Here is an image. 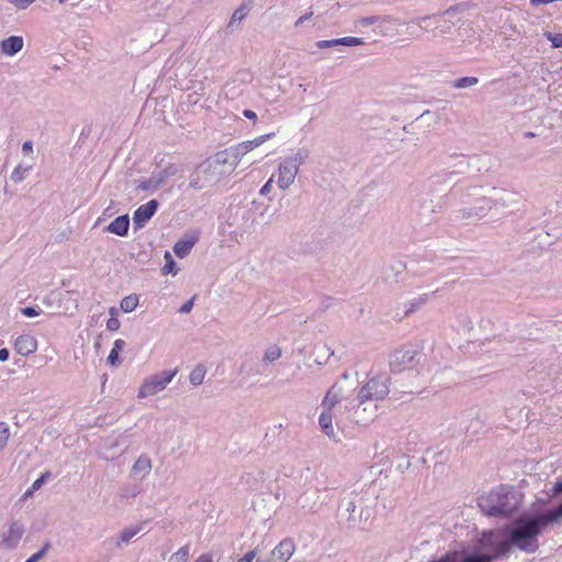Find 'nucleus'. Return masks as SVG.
Segmentation results:
<instances>
[{"mask_svg": "<svg viewBox=\"0 0 562 562\" xmlns=\"http://www.w3.org/2000/svg\"><path fill=\"white\" fill-rule=\"evenodd\" d=\"M272 136H273V133H270V134H266V135H261L259 137H256V138H254L251 140L243 142L240 144L243 145V147H245V150H247V153H249L254 148L262 145L267 139L271 138Z\"/></svg>", "mask_w": 562, "mask_h": 562, "instance_id": "obj_34", "label": "nucleus"}, {"mask_svg": "<svg viewBox=\"0 0 562 562\" xmlns=\"http://www.w3.org/2000/svg\"><path fill=\"white\" fill-rule=\"evenodd\" d=\"M483 555L492 558V561L505 557L509 552L508 540L501 530L484 532L480 539Z\"/></svg>", "mask_w": 562, "mask_h": 562, "instance_id": "obj_7", "label": "nucleus"}, {"mask_svg": "<svg viewBox=\"0 0 562 562\" xmlns=\"http://www.w3.org/2000/svg\"><path fill=\"white\" fill-rule=\"evenodd\" d=\"M477 505L483 514L487 516H510L519 505L516 493L508 487L501 486L497 490L482 495Z\"/></svg>", "mask_w": 562, "mask_h": 562, "instance_id": "obj_2", "label": "nucleus"}, {"mask_svg": "<svg viewBox=\"0 0 562 562\" xmlns=\"http://www.w3.org/2000/svg\"><path fill=\"white\" fill-rule=\"evenodd\" d=\"M333 418H334L333 411H327V409L322 408V412H321L319 418H318L319 427L322 428L323 432L326 436H328L329 438L335 437Z\"/></svg>", "mask_w": 562, "mask_h": 562, "instance_id": "obj_26", "label": "nucleus"}, {"mask_svg": "<svg viewBox=\"0 0 562 562\" xmlns=\"http://www.w3.org/2000/svg\"><path fill=\"white\" fill-rule=\"evenodd\" d=\"M165 261L166 262L161 269L162 273L164 274H169V273L176 274L177 273L176 262L169 251L165 252Z\"/></svg>", "mask_w": 562, "mask_h": 562, "instance_id": "obj_39", "label": "nucleus"}, {"mask_svg": "<svg viewBox=\"0 0 562 562\" xmlns=\"http://www.w3.org/2000/svg\"><path fill=\"white\" fill-rule=\"evenodd\" d=\"M161 171L165 173V177L170 178V177L176 176L179 172V169L175 165H168Z\"/></svg>", "mask_w": 562, "mask_h": 562, "instance_id": "obj_51", "label": "nucleus"}, {"mask_svg": "<svg viewBox=\"0 0 562 562\" xmlns=\"http://www.w3.org/2000/svg\"><path fill=\"white\" fill-rule=\"evenodd\" d=\"M159 203L157 200H150L146 204L140 205L136 209L133 214V225L135 229H139L154 216Z\"/></svg>", "mask_w": 562, "mask_h": 562, "instance_id": "obj_14", "label": "nucleus"}, {"mask_svg": "<svg viewBox=\"0 0 562 562\" xmlns=\"http://www.w3.org/2000/svg\"><path fill=\"white\" fill-rule=\"evenodd\" d=\"M194 239L178 240L173 246V251L178 257L184 258L194 246Z\"/></svg>", "mask_w": 562, "mask_h": 562, "instance_id": "obj_31", "label": "nucleus"}, {"mask_svg": "<svg viewBox=\"0 0 562 562\" xmlns=\"http://www.w3.org/2000/svg\"><path fill=\"white\" fill-rule=\"evenodd\" d=\"M21 312L23 315H25L27 317L35 316V307H33V306L23 307V308H21Z\"/></svg>", "mask_w": 562, "mask_h": 562, "instance_id": "obj_59", "label": "nucleus"}, {"mask_svg": "<svg viewBox=\"0 0 562 562\" xmlns=\"http://www.w3.org/2000/svg\"><path fill=\"white\" fill-rule=\"evenodd\" d=\"M10 438V428L7 424L0 423V452L5 448Z\"/></svg>", "mask_w": 562, "mask_h": 562, "instance_id": "obj_41", "label": "nucleus"}, {"mask_svg": "<svg viewBox=\"0 0 562 562\" xmlns=\"http://www.w3.org/2000/svg\"><path fill=\"white\" fill-rule=\"evenodd\" d=\"M428 295L423 294L418 295L416 297H413L405 304V315H409L417 310H419L426 302H427Z\"/></svg>", "mask_w": 562, "mask_h": 562, "instance_id": "obj_32", "label": "nucleus"}, {"mask_svg": "<svg viewBox=\"0 0 562 562\" xmlns=\"http://www.w3.org/2000/svg\"><path fill=\"white\" fill-rule=\"evenodd\" d=\"M227 150L232 155V157L235 159L237 165L239 164L241 157H244L247 154V150H245V147H243V145L240 143L227 148Z\"/></svg>", "mask_w": 562, "mask_h": 562, "instance_id": "obj_40", "label": "nucleus"}, {"mask_svg": "<svg viewBox=\"0 0 562 562\" xmlns=\"http://www.w3.org/2000/svg\"><path fill=\"white\" fill-rule=\"evenodd\" d=\"M337 45H340V42H339V38H335V40H323V41H318L316 43V46L318 48H329V47H334V46H337Z\"/></svg>", "mask_w": 562, "mask_h": 562, "instance_id": "obj_49", "label": "nucleus"}, {"mask_svg": "<svg viewBox=\"0 0 562 562\" xmlns=\"http://www.w3.org/2000/svg\"><path fill=\"white\" fill-rule=\"evenodd\" d=\"M328 357H329V353H324L322 356H318L315 358V362L317 364L322 366L323 363H325L327 361Z\"/></svg>", "mask_w": 562, "mask_h": 562, "instance_id": "obj_63", "label": "nucleus"}, {"mask_svg": "<svg viewBox=\"0 0 562 562\" xmlns=\"http://www.w3.org/2000/svg\"><path fill=\"white\" fill-rule=\"evenodd\" d=\"M492 212L491 202L487 193L479 196L473 204L464 206L458 211V216L464 221H479Z\"/></svg>", "mask_w": 562, "mask_h": 562, "instance_id": "obj_11", "label": "nucleus"}, {"mask_svg": "<svg viewBox=\"0 0 562 562\" xmlns=\"http://www.w3.org/2000/svg\"><path fill=\"white\" fill-rule=\"evenodd\" d=\"M297 503L302 509L316 513L325 504L324 491L317 487L307 488L297 498Z\"/></svg>", "mask_w": 562, "mask_h": 562, "instance_id": "obj_12", "label": "nucleus"}, {"mask_svg": "<svg viewBox=\"0 0 562 562\" xmlns=\"http://www.w3.org/2000/svg\"><path fill=\"white\" fill-rule=\"evenodd\" d=\"M151 468V460L147 456L142 454L133 464L132 473L139 479H144L149 474Z\"/></svg>", "mask_w": 562, "mask_h": 562, "instance_id": "obj_25", "label": "nucleus"}, {"mask_svg": "<svg viewBox=\"0 0 562 562\" xmlns=\"http://www.w3.org/2000/svg\"><path fill=\"white\" fill-rule=\"evenodd\" d=\"M339 42H340V45H345V46H358V45L364 44L363 38L355 37V36L341 37V38H339Z\"/></svg>", "mask_w": 562, "mask_h": 562, "instance_id": "obj_45", "label": "nucleus"}, {"mask_svg": "<svg viewBox=\"0 0 562 562\" xmlns=\"http://www.w3.org/2000/svg\"><path fill=\"white\" fill-rule=\"evenodd\" d=\"M272 183H273V177H271L265 184L263 187L260 189V194L262 195H267L271 188H272Z\"/></svg>", "mask_w": 562, "mask_h": 562, "instance_id": "obj_55", "label": "nucleus"}, {"mask_svg": "<svg viewBox=\"0 0 562 562\" xmlns=\"http://www.w3.org/2000/svg\"><path fill=\"white\" fill-rule=\"evenodd\" d=\"M61 293L58 291H52L46 297L43 299L45 312L53 314L59 307Z\"/></svg>", "mask_w": 562, "mask_h": 562, "instance_id": "obj_28", "label": "nucleus"}, {"mask_svg": "<svg viewBox=\"0 0 562 562\" xmlns=\"http://www.w3.org/2000/svg\"><path fill=\"white\" fill-rule=\"evenodd\" d=\"M193 302H194V297L188 300L186 303H183L181 305V307L179 308V313L181 314H188L191 312L192 307H193Z\"/></svg>", "mask_w": 562, "mask_h": 562, "instance_id": "obj_52", "label": "nucleus"}, {"mask_svg": "<svg viewBox=\"0 0 562 562\" xmlns=\"http://www.w3.org/2000/svg\"><path fill=\"white\" fill-rule=\"evenodd\" d=\"M130 228V216L127 214L121 215L112 221L105 228L106 232L116 236H126Z\"/></svg>", "mask_w": 562, "mask_h": 562, "instance_id": "obj_20", "label": "nucleus"}, {"mask_svg": "<svg viewBox=\"0 0 562 562\" xmlns=\"http://www.w3.org/2000/svg\"><path fill=\"white\" fill-rule=\"evenodd\" d=\"M138 305V296L135 294L127 295L121 301V310L125 313L133 312Z\"/></svg>", "mask_w": 562, "mask_h": 562, "instance_id": "obj_35", "label": "nucleus"}, {"mask_svg": "<svg viewBox=\"0 0 562 562\" xmlns=\"http://www.w3.org/2000/svg\"><path fill=\"white\" fill-rule=\"evenodd\" d=\"M420 29L436 33L435 24H434V16H419L414 21Z\"/></svg>", "mask_w": 562, "mask_h": 562, "instance_id": "obj_38", "label": "nucleus"}, {"mask_svg": "<svg viewBox=\"0 0 562 562\" xmlns=\"http://www.w3.org/2000/svg\"><path fill=\"white\" fill-rule=\"evenodd\" d=\"M544 527L537 515L521 517L509 531L508 547H516L521 551L533 553L539 548L538 537Z\"/></svg>", "mask_w": 562, "mask_h": 562, "instance_id": "obj_1", "label": "nucleus"}, {"mask_svg": "<svg viewBox=\"0 0 562 562\" xmlns=\"http://www.w3.org/2000/svg\"><path fill=\"white\" fill-rule=\"evenodd\" d=\"M382 18L378 15H371V16H363L357 20L356 24L362 27H367L369 25H372L376 22H379Z\"/></svg>", "mask_w": 562, "mask_h": 562, "instance_id": "obj_47", "label": "nucleus"}, {"mask_svg": "<svg viewBox=\"0 0 562 562\" xmlns=\"http://www.w3.org/2000/svg\"><path fill=\"white\" fill-rule=\"evenodd\" d=\"M248 12H249V7L246 3L240 4L233 12L227 27L233 30L236 24L240 23L247 16Z\"/></svg>", "mask_w": 562, "mask_h": 562, "instance_id": "obj_30", "label": "nucleus"}, {"mask_svg": "<svg viewBox=\"0 0 562 562\" xmlns=\"http://www.w3.org/2000/svg\"><path fill=\"white\" fill-rule=\"evenodd\" d=\"M34 490H35V482H33L32 485L24 492V494L20 498V502H24V501L29 499L30 497H32Z\"/></svg>", "mask_w": 562, "mask_h": 562, "instance_id": "obj_56", "label": "nucleus"}, {"mask_svg": "<svg viewBox=\"0 0 562 562\" xmlns=\"http://www.w3.org/2000/svg\"><path fill=\"white\" fill-rule=\"evenodd\" d=\"M110 314H111V317L106 322V328L110 331H115V330H117L120 328V321L115 316L116 315V311H115L114 307L110 308Z\"/></svg>", "mask_w": 562, "mask_h": 562, "instance_id": "obj_44", "label": "nucleus"}, {"mask_svg": "<svg viewBox=\"0 0 562 562\" xmlns=\"http://www.w3.org/2000/svg\"><path fill=\"white\" fill-rule=\"evenodd\" d=\"M142 531L143 525H137L123 529L115 540V547L117 549H123L135 536H137Z\"/></svg>", "mask_w": 562, "mask_h": 562, "instance_id": "obj_24", "label": "nucleus"}, {"mask_svg": "<svg viewBox=\"0 0 562 562\" xmlns=\"http://www.w3.org/2000/svg\"><path fill=\"white\" fill-rule=\"evenodd\" d=\"M32 170V166H22V165H19L18 167L14 168L12 175H11V180L14 181L15 183H19L21 181H23L26 177V175Z\"/></svg>", "mask_w": 562, "mask_h": 562, "instance_id": "obj_37", "label": "nucleus"}, {"mask_svg": "<svg viewBox=\"0 0 562 562\" xmlns=\"http://www.w3.org/2000/svg\"><path fill=\"white\" fill-rule=\"evenodd\" d=\"M381 408L378 403L357 393L356 404L350 409L351 418L357 425L368 426L378 418Z\"/></svg>", "mask_w": 562, "mask_h": 562, "instance_id": "obj_8", "label": "nucleus"}, {"mask_svg": "<svg viewBox=\"0 0 562 562\" xmlns=\"http://www.w3.org/2000/svg\"><path fill=\"white\" fill-rule=\"evenodd\" d=\"M391 392V376L379 373L370 378L358 391V394L382 406Z\"/></svg>", "mask_w": 562, "mask_h": 562, "instance_id": "obj_4", "label": "nucleus"}, {"mask_svg": "<svg viewBox=\"0 0 562 562\" xmlns=\"http://www.w3.org/2000/svg\"><path fill=\"white\" fill-rule=\"evenodd\" d=\"M313 11H310L307 12L306 14L300 16L295 22H294V26L295 27H299L301 26L304 22L308 21L312 16H313Z\"/></svg>", "mask_w": 562, "mask_h": 562, "instance_id": "obj_54", "label": "nucleus"}, {"mask_svg": "<svg viewBox=\"0 0 562 562\" xmlns=\"http://www.w3.org/2000/svg\"><path fill=\"white\" fill-rule=\"evenodd\" d=\"M225 176V170L221 169L211 158L199 165L196 170L191 173L189 186L201 190L218 183Z\"/></svg>", "mask_w": 562, "mask_h": 562, "instance_id": "obj_3", "label": "nucleus"}, {"mask_svg": "<svg viewBox=\"0 0 562 562\" xmlns=\"http://www.w3.org/2000/svg\"><path fill=\"white\" fill-rule=\"evenodd\" d=\"M22 150L27 155L31 154L33 151V143L31 140H26L22 146Z\"/></svg>", "mask_w": 562, "mask_h": 562, "instance_id": "obj_61", "label": "nucleus"}, {"mask_svg": "<svg viewBox=\"0 0 562 562\" xmlns=\"http://www.w3.org/2000/svg\"><path fill=\"white\" fill-rule=\"evenodd\" d=\"M178 370H165L160 373L154 374L147 378L138 390L137 397L146 398L149 396H154L161 391H164L167 385L172 381Z\"/></svg>", "mask_w": 562, "mask_h": 562, "instance_id": "obj_10", "label": "nucleus"}, {"mask_svg": "<svg viewBox=\"0 0 562 562\" xmlns=\"http://www.w3.org/2000/svg\"><path fill=\"white\" fill-rule=\"evenodd\" d=\"M243 114L245 117H247L249 120H254V121L257 120V114L252 110H244Z\"/></svg>", "mask_w": 562, "mask_h": 562, "instance_id": "obj_62", "label": "nucleus"}, {"mask_svg": "<svg viewBox=\"0 0 562 562\" xmlns=\"http://www.w3.org/2000/svg\"><path fill=\"white\" fill-rule=\"evenodd\" d=\"M546 36L552 43L553 47H555V48L562 47V33L552 34L550 32H547Z\"/></svg>", "mask_w": 562, "mask_h": 562, "instance_id": "obj_48", "label": "nucleus"}, {"mask_svg": "<svg viewBox=\"0 0 562 562\" xmlns=\"http://www.w3.org/2000/svg\"><path fill=\"white\" fill-rule=\"evenodd\" d=\"M23 44L21 36H10L0 43V49L7 56H14L23 48Z\"/></svg>", "mask_w": 562, "mask_h": 562, "instance_id": "obj_22", "label": "nucleus"}, {"mask_svg": "<svg viewBox=\"0 0 562 562\" xmlns=\"http://www.w3.org/2000/svg\"><path fill=\"white\" fill-rule=\"evenodd\" d=\"M424 359L420 350L415 348H402L394 351L390 357V369L392 372L411 371Z\"/></svg>", "mask_w": 562, "mask_h": 562, "instance_id": "obj_9", "label": "nucleus"}, {"mask_svg": "<svg viewBox=\"0 0 562 562\" xmlns=\"http://www.w3.org/2000/svg\"><path fill=\"white\" fill-rule=\"evenodd\" d=\"M155 182H157V188H159L168 178L165 177V173L160 170L157 173L151 176Z\"/></svg>", "mask_w": 562, "mask_h": 562, "instance_id": "obj_53", "label": "nucleus"}, {"mask_svg": "<svg viewBox=\"0 0 562 562\" xmlns=\"http://www.w3.org/2000/svg\"><path fill=\"white\" fill-rule=\"evenodd\" d=\"M441 211V204L432 199L424 200L416 210L418 221L425 225H430L436 221L437 214Z\"/></svg>", "mask_w": 562, "mask_h": 562, "instance_id": "obj_13", "label": "nucleus"}, {"mask_svg": "<svg viewBox=\"0 0 562 562\" xmlns=\"http://www.w3.org/2000/svg\"><path fill=\"white\" fill-rule=\"evenodd\" d=\"M276 214V209L271 205H266L263 210L259 213L258 217L265 224L270 223Z\"/></svg>", "mask_w": 562, "mask_h": 562, "instance_id": "obj_42", "label": "nucleus"}, {"mask_svg": "<svg viewBox=\"0 0 562 562\" xmlns=\"http://www.w3.org/2000/svg\"><path fill=\"white\" fill-rule=\"evenodd\" d=\"M23 535V528L18 522L10 526L9 530L3 536V542L9 548H13L18 544Z\"/></svg>", "mask_w": 562, "mask_h": 562, "instance_id": "obj_27", "label": "nucleus"}, {"mask_svg": "<svg viewBox=\"0 0 562 562\" xmlns=\"http://www.w3.org/2000/svg\"><path fill=\"white\" fill-rule=\"evenodd\" d=\"M106 362L110 366L117 367L121 364V360L119 358V352L114 349H112L106 358Z\"/></svg>", "mask_w": 562, "mask_h": 562, "instance_id": "obj_50", "label": "nucleus"}, {"mask_svg": "<svg viewBox=\"0 0 562 562\" xmlns=\"http://www.w3.org/2000/svg\"><path fill=\"white\" fill-rule=\"evenodd\" d=\"M551 495L552 496H557V495H560L562 493V480L561 481H558L557 483H554L552 490H551Z\"/></svg>", "mask_w": 562, "mask_h": 562, "instance_id": "obj_58", "label": "nucleus"}, {"mask_svg": "<svg viewBox=\"0 0 562 562\" xmlns=\"http://www.w3.org/2000/svg\"><path fill=\"white\" fill-rule=\"evenodd\" d=\"M306 158L307 153L297 151L295 155L286 157L280 162L277 184L281 190L284 191L294 183V180L299 173L300 166L305 161Z\"/></svg>", "mask_w": 562, "mask_h": 562, "instance_id": "obj_6", "label": "nucleus"}, {"mask_svg": "<svg viewBox=\"0 0 562 562\" xmlns=\"http://www.w3.org/2000/svg\"><path fill=\"white\" fill-rule=\"evenodd\" d=\"M10 352L7 348L0 349V361H7L9 359Z\"/></svg>", "mask_w": 562, "mask_h": 562, "instance_id": "obj_64", "label": "nucleus"}, {"mask_svg": "<svg viewBox=\"0 0 562 562\" xmlns=\"http://www.w3.org/2000/svg\"><path fill=\"white\" fill-rule=\"evenodd\" d=\"M344 397V390L339 383H334L326 392L321 408L333 411L334 407L341 402Z\"/></svg>", "mask_w": 562, "mask_h": 562, "instance_id": "obj_15", "label": "nucleus"}, {"mask_svg": "<svg viewBox=\"0 0 562 562\" xmlns=\"http://www.w3.org/2000/svg\"><path fill=\"white\" fill-rule=\"evenodd\" d=\"M14 350L21 356H30L35 351V338L31 335H20L14 341Z\"/></svg>", "mask_w": 562, "mask_h": 562, "instance_id": "obj_19", "label": "nucleus"}, {"mask_svg": "<svg viewBox=\"0 0 562 562\" xmlns=\"http://www.w3.org/2000/svg\"><path fill=\"white\" fill-rule=\"evenodd\" d=\"M488 195L492 211L501 212L502 214L512 213L520 204V195L518 192L504 189L491 188L486 190Z\"/></svg>", "mask_w": 562, "mask_h": 562, "instance_id": "obj_5", "label": "nucleus"}, {"mask_svg": "<svg viewBox=\"0 0 562 562\" xmlns=\"http://www.w3.org/2000/svg\"><path fill=\"white\" fill-rule=\"evenodd\" d=\"M441 562H492L483 554L451 552L439 559Z\"/></svg>", "mask_w": 562, "mask_h": 562, "instance_id": "obj_17", "label": "nucleus"}, {"mask_svg": "<svg viewBox=\"0 0 562 562\" xmlns=\"http://www.w3.org/2000/svg\"><path fill=\"white\" fill-rule=\"evenodd\" d=\"M137 189L140 191L155 190V189H157V182H155L154 179L150 177V178L142 180L138 183Z\"/></svg>", "mask_w": 562, "mask_h": 562, "instance_id": "obj_46", "label": "nucleus"}, {"mask_svg": "<svg viewBox=\"0 0 562 562\" xmlns=\"http://www.w3.org/2000/svg\"><path fill=\"white\" fill-rule=\"evenodd\" d=\"M294 544L290 540L281 541L272 551V559L277 562H286L294 553Z\"/></svg>", "mask_w": 562, "mask_h": 562, "instance_id": "obj_21", "label": "nucleus"}, {"mask_svg": "<svg viewBox=\"0 0 562 562\" xmlns=\"http://www.w3.org/2000/svg\"><path fill=\"white\" fill-rule=\"evenodd\" d=\"M479 82L476 77H462L452 81V87L456 89H465L475 86Z\"/></svg>", "mask_w": 562, "mask_h": 562, "instance_id": "obj_36", "label": "nucleus"}, {"mask_svg": "<svg viewBox=\"0 0 562 562\" xmlns=\"http://www.w3.org/2000/svg\"><path fill=\"white\" fill-rule=\"evenodd\" d=\"M125 347V341L122 340V339H116L114 341V345H113V348L114 350H116L117 352L122 351L123 348Z\"/></svg>", "mask_w": 562, "mask_h": 562, "instance_id": "obj_60", "label": "nucleus"}, {"mask_svg": "<svg viewBox=\"0 0 562 562\" xmlns=\"http://www.w3.org/2000/svg\"><path fill=\"white\" fill-rule=\"evenodd\" d=\"M543 527L562 524V503L542 514L537 515Z\"/></svg>", "mask_w": 562, "mask_h": 562, "instance_id": "obj_23", "label": "nucleus"}, {"mask_svg": "<svg viewBox=\"0 0 562 562\" xmlns=\"http://www.w3.org/2000/svg\"><path fill=\"white\" fill-rule=\"evenodd\" d=\"M256 557V551L251 550L247 552L238 562H252Z\"/></svg>", "mask_w": 562, "mask_h": 562, "instance_id": "obj_57", "label": "nucleus"}, {"mask_svg": "<svg viewBox=\"0 0 562 562\" xmlns=\"http://www.w3.org/2000/svg\"><path fill=\"white\" fill-rule=\"evenodd\" d=\"M211 159L225 170V176L231 175L238 166L227 149L217 151Z\"/></svg>", "mask_w": 562, "mask_h": 562, "instance_id": "obj_18", "label": "nucleus"}, {"mask_svg": "<svg viewBox=\"0 0 562 562\" xmlns=\"http://www.w3.org/2000/svg\"><path fill=\"white\" fill-rule=\"evenodd\" d=\"M205 372V368L202 364L195 366L189 375L190 383L194 386L201 385L203 383Z\"/></svg>", "mask_w": 562, "mask_h": 562, "instance_id": "obj_33", "label": "nucleus"}, {"mask_svg": "<svg viewBox=\"0 0 562 562\" xmlns=\"http://www.w3.org/2000/svg\"><path fill=\"white\" fill-rule=\"evenodd\" d=\"M188 557L189 548L184 546L170 557V562H186Z\"/></svg>", "mask_w": 562, "mask_h": 562, "instance_id": "obj_43", "label": "nucleus"}, {"mask_svg": "<svg viewBox=\"0 0 562 562\" xmlns=\"http://www.w3.org/2000/svg\"><path fill=\"white\" fill-rule=\"evenodd\" d=\"M282 357V349L278 345L269 346L262 356V362L266 366L272 364Z\"/></svg>", "mask_w": 562, "mask_h": 562, "instance_id": "obj_29", "label": "nucleus"}, {"mask_svg": "<svg viewBox=\"0 0 562 562\" xmlns=\"http://www.w3.org/2000/svg\"><path fill=\"white\" fill-rule=\"evenodd\" d=\"M454 12L453 8H449L440 15H434V24L436 29L435 36L449 34L453 27V22L448 19Z\"/></svg>", "mask_w": 562, "mask_h": 562, "instance_id": "obj_16", "label": "nucleus"}]
</instances>
